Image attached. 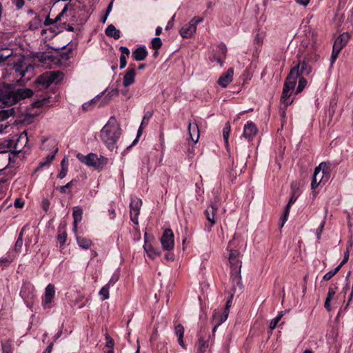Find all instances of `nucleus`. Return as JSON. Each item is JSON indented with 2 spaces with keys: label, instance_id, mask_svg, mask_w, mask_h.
I'll return each instance as SVG.
<instances>
[{
  "label": "nucleus",
  "instance_id": "obj_1",
  "mask_svg": "<svg viewBox=\"0 0 353 353\" xmlns=\"http://www.w3.org/2000/svg\"><path fill=\"white\" fill-rule=\"evenodd\" d=\"M33 94L28 88L15 89L12 85L0 84V108L6 105H12L19 101L30 97Z\"/></svg>",
  "mask_w": 353,
  "mask_h": 353
},
{
  "label": "nucleus",
  "instance_id": "obj_2",
  "mask_svg": "<svg viewBox=\"0 0 353 353\" xmlns=\"http://www.w3.org/2000/svg\"><path fill=\"white\" fill-rule=\"evenodd\" d=\"M12 52L10 49L0 50V63L7 59H12L14 62L13 71L17 76L26 78L28 80L32 74L34 68L27 62V59L21 57H12Z\"/></svg>",
  "mask_w": 353,
  "mask_h": 353
},
{
  "label": "nucleus",
  "instance_id": "obj_3",
  "mask_svg": "<svg viewBox=\"0 0 353 353\" xmlns=\"http://www.w3.org/2000/svg\"><path fill=\"white\" fill-rule=\"evenodd\" d=\"M121 134L119 125L116 119L110 117L101 130L100 137L110 150L116 148L115 144Z\"/></svg>",
  "mask_w": 353,
  "mask_h": 353
},
{
  "label": "nucleus",
  "instance_id": "obj_4",
  "mask_svg": "<svg viewBox=\"0 0 353 353\" xmlns=\"http://www.w3.org/2000/svg\"><path fill=\"white\" fill-rule=\"evenodd\" d=\"M299 77V65L294 66L288 75L284 85L282 95L281 97V101L285 105L286 108L289 105L292 103V100L290 99L293 91L294 90L296 79Z\"/></svg>",
  "mask_w": 353,
  "mask_h": 353
},
{
  "label": "nucleus",
  "instance_id": "obj_5",
  "mask_svg": "<svg viewBox=\"0 0 353 353\" xmlns=\"http://www.w3.org/2000/svg\"><path fill=\"white\" fill-rule=\"evenodd\" d=\"M77 158L83 163L88 166H91L97 170H101L108 163V159L101 156L98 157L96 154L90 153L88 155H83L78 153Z\"/></svg>",
  "mask_w": 353,
  "mask_h": 353
},
{
  "label": "nucleus",
  "instance_id": "obj_6",
  "mask_svg": "<svg viewBox=\"0 0 353 353\" xmlns=\"http://www.w3.org/2000/svg\"><path fill=\"white\" fill-rule=\"evenodd\" d=\"M63 77V72L60 71L46 72L37 79V83L44 88H48L52 83H59Z\"/></svg>",
  "mask_w": 353,
  "mask_h": 353
},
{
  "label": "nucleus",
  "instance_id": "obj_7",
  "mask_svg": "<svg viewBox=\"0 0 353 353\" xmlns=\"http://www.w3.org/2000/svg\"><path fill=\"white\" fill-rule=\"evenodd\" d=\"M28 134L26 131H23L19 137L15 139H7L0 143V153L6 152L8 150L14 148L17 149L18 146L26 145L28 143Z\"/></svg>",
  "mask_w": 353,
  "mask_h": 353
},
{
  "label": "nucleus",
  "instance_id": "obj_8",
  "mask_svg": "<svg viewBox=\"0 0 353 353\" xmlns=\"http://www.w3.org/2000/svg\"><path fill=\"white\" fill-rule=\"evenodd\" d=\"M329 174L330 167L325 162L321 163L314 170L311 183L312 189H315L322 182L324 177L327 180Z\"/></svg>",
  "mask_w": 353,
  "mask_h": 353
},
{
  "label": "nucleus",
  "instance_id": "obj_9",
  "mask_svg": "<svg viewBox=\"0 0 353 353\" xmlns=\"http://www.w3.org/2000/svg\"><path fill=\"white\" fill-rule=\"evenodd\" d=\"M202 17H195L188 24L185 25L181 30L180 34L183 38H190L196 30L198 23L202 22Z\"/></svg>",
  "mask_w": 353,
  "mask_h": 353
},
{
  "label": "nucleus",
  "instance_id": "obj_10",
  "mask_svg": "<svg viewBox=\"0 0 353 353\" xmlns=\"http://www.w3.org/2000/svg\"><path fill=\"white\" fill-rule=\"evenodd\" d=\"M55 296V288L52 284H48L46 289L45 293L42 298V305L45 309L51 308L52 307V302Z\"/></svg>",
  "mask_w": 353,
  "mask_h": 353
},
{
  "label": "nucleus",
  "instance_id": "obj_11",
  "mask_svg": "<svg viewBox=\"0 0 353 353\" xmlns=\"http://www.w3.org/2000/svg\"><path fill=\"white\" fill-rule=\"evenodd\" d=\"M162 247L165 250H171L174 248V234L171 229H166L161 238Z\"/></svg>",
  "mask_w": 353,
  "mask_h": 353
},
{
  "label": "nucleus",
  "instance_id": "obj_12",
  "mask_svg": "<svg viewBox=\"0 0 353 353\" xmlns=\"http://www.w3.org/2000/svg\"><path fill=\"white\" fill-rule=\"evenodd\" d=\"M142 204L141 199L138 198H132L130 202V219L132 221L138 224V216L140 212V208Z\"/></svg>",
  "mask_w": 353,
  "mask_h": 353
},
{
  "label": "nucleus",
  "instance_id": "obj_13",
  "mask_svg": "<svg viewBox=\"0 0 353 353\" xmlns=\"http://www.w3.org/2000/svg\"><path fill=\"white\" fill-rule=\"evenodd\" d=\"M234 69L230 68L225 72L223 73L217 81V83L222 88H226L233 80Z\"/></svg>",
  "mask_w": 353,
  "mask_h": 353
},
{
  "label": "nucleus",
  "instance_id": "obj_14",
  "mask_svg": "<svg viewBox=\"0 0 353 353\" xmlns=\"http://www.w3.org/2000/svg\"><path fill=\"white\" fill-rule=\"evenodd\" d=\"M73 16L72 6L67 3L61 12L55 17V21H63L65 24L68 21V18Z\"/></svg>",
  "mask_w": 353,
  "mask_h": 353
},
{
  "label": "nucleus",
  "instance_id": "obj_15",
  "mask_svg": "<svg viewBox=\"0 0 353 353\" xmlns=\"http://www.w3.org/2000/svg\"><path fill=\"white\" fill-rule=\"evenodd\" d=\"M217 210H218L217 204L212 203V205H209L205 210V215L206 219L210 223V226L208 230V231H210L211 228L216 223L215 214L216 213Z\"/></svg>",
  "mask_w": 353,
  "mask_h": 353
},
{
  "label": "nucleus",
  "instance_id": "obj_16",
  "mask_svg": "<svg viewBox=\"0 0 353 353\" xmlns=\"http://www.w3.org/2000/svg\"><path fill=\"white\" fill-rule=\"evenodd\" d=\"M257 132L258 129L256 125L252 121H248L244 126L243 137L248 141H252Z\"/></svg>",
  "mask_w": 353,
  "mask_h": 353
},
{
  "label": "nucleus",
  "instance_id": "obj_17",
  "mask_svg": "<svg viewBox=\"0 0 353 353\" xmlns=\"http://www.w3.org/2000/svg\"><path fill=\"white\" fill-rule=\"evenodd\" d=\"M231 268V274L233 279L239 280L241 279V262L239 259H230L229 260Z\"/></svg>",
  "mask_w": 353,
  "mask_h": 353
},
{
  "label": "nucleus",
  "instance_id": "obj_18",
  "mask_svg": "<svg viewBox=\"0 0 353 353\" xmlns=\"http://www.w3.org/2000/svg\"><path fill=\"white\" fill-rule=\"evenodd\" d=\"M34 288L33 285L28 284L24 285L21 290L20 294L21 297L25 299H32L34 296Z\"/></svg>",
  "mask_w": 353,
  "mask_h": 353
},
{
  "label": "nucleus",
  "instance_id": "obj_19",
  "mask_svg": "<svg viewBox=\"0 0 353 353\" xmlns=\"http://www.w3.org/2000/svg\"><path fill=\"white\" fill-rule=\"evenodd\" d=\"M188 132L190 138L194 143H196L199 139V130L196 123L190 122L188 124Z\"/></svg>",
  "mask_w": 353,
  "mask_h": 353
},
{
  "label": "nucleus",
  "instance_id": "obj_20",
  "mask_svg": "<svg viewBox=\"0 0 353 353\" xmlns=\"http://www.w3.org/2000/svg\"><path fill=\"white\" fill-rule=\"evenodd\" d=\"M82 214H83V210L80 207L77 206V207L74 208L73 212H72V216H73V219H74L73 230L75 233H77V224L79 221H81V220L82 219Z\"/></svg>",
  "mask_w": 353,
  "mask_h": 353
},
{
  "label": "nucleus",
  "instance_id": "obj_21",
  "mask_svg": "<svg viewBox=\"0 0 353 353\" xmlns=\"http://www.w3.org/2000/svg\"><path fill=\"white\" fill-rule=\"evenodd\" d=\"M117 279H114L113 277L109 281L108 283L104 285L99 292V296H101V299L102 301L106 300L109 299V289L110 285H113Z\"/></svg>",
  "mask_w": 353,
  "mask_h": 353
},
{
  "label": "nucleus",
  "instance_id": "obj_22",
  "mask_svg": "<svg viewBox=\"0 0 353 353\" xmlns=\"http://www.w3.org/2000/svg\"><path fill=\"white\" fill-rule=\"evenodd\" d=\"M136 76V72L134 69H129L123 77V84L125 87H128L130 85L133 84L134 82V79Z\"/></svg>",
  "mask_w": 353,
  "mask_h": 353
},
{
  "label": "nucleus",
  "instance_id": "obj_23",
  "mask_svg": "<svg viewBox=\"0 0 353 353\" xmlns=\"http://www.w3.org/2000/svg\"><path fill=\"white\" fill-rule=\"evenodd\" d=\"M229 311H230V309L227 310V308L225 307V310L221 314H220V313L219 312H214V313L213 314L214 319V320H216V319H219L217 320V324L214 327V331L216 330V328L218 326H219L221 323H223L224 321H226V319H228V314H229Z\"/></svg>",
  "mask_w": 353,
  "mask_h": 353
},
{
  "label": "nucleus",
  "instance_id": "obj_24",
  "mask_svg": "<svg viewBox=\"0 0 353 353\" xmlns=\"http://www.w3.org/2000/svg\"><path fill=\"white\" fill-rule=\"evenodd\" d=\"M148 55V51L145 47H139L132 52V56L136 61H143Z\"/></svg>",
  "mask_w": 353,
  "mask_h": 353
},
{
  "label": "nucleus",
  "instance_id": "obj_25",
  "mask_svg": "<svg viewBox=\"0 0 353 353\" xmlns=\"http://www.w3.org/2000/svg\"><path fill=\"white\" fill-rule=\"evenodd\" d=\"M174 332L178 337L179 344L183 348L186 349V345L183 342V338L184 334V327L181 324H177L174 327Z\"/></svg>",
  "mask_w": 353,
  "mask_h": 353
},
{
  "label": "nucleus",
  "instance_id": "obj_26",
  "mask_svg": "<svg viewBox=\"0 0 353 353\" xmlns=\"http://www.w3.org/2000/svg\"><path fill=\"white\" fill-rule=\"evenodd\" d=\"M349 39V34L344 32L336 39L334 43V46L336 47H339V48L342 50L343 48L347 44Z\"/></svg>",
  "mask_w": 353,
  "mask_h": 353
},
{
  "label": "nucleus",
  "instance_id": "obj_27",
  "mask_svg": "<svg viewBox=\"0 0 353 353\" xmlns=\"http://www.w3.org/2000/svg\"><path fill=\"white\" fill-rule=\"evenodd\" d=\"M297 197H298V195L296 194V192H292L290 199L288 203L287 204L285 209L283 220L281 226H283L284 225L285 222L287 221L291 205L296 201V200L297 199Z\"/></svg>",
  "mask_w": 353,
  "mask_h": 353
},
{
  "label": "nucleus",
  "instance_id": "obj_28",
  "mask_svg": "<svg viewBox=\"0 0 353 353\" xmlns=\"http://www.w3.org/2000/svg\"><path fill=\"white\" fill-rule=\"evenodd\" d=\"M299 65V76L300 74L308 75L312 72V67L305 61L299 62L295 66Z\"/></svg>",
  "mask_w": 353,
  "mask_h": 353
},
{
  "label": "nucleus",
  "instance_id": "obj_29",
  "mask_svg": "<svg viewBox=\"0 0 353 353\" xmlns=\"http://www.w3.org/2000/svg\"><path fill=\"white\" fill-rule=\"evenodd\" d=\"M105 33L107 36L113 37L117 39L120 37V31L117 29L112 24L109 25L105 30Z\"/></svg>",
  "mask_w": 353,
  "mask_h": 353
},
{
  "label": "nucleus",
  "instance_id": "obj_30",
  "mask_svg": "<svg viewBox=\"0 0 353 353\" xmlns=\"http://www.w3.org/2000/svg\"><path fill=\"white\" fill-rule=\"evenodd\" d=\"M61 171L58 174L57 177L61 179H62L67 174L68 168V158L65 157V158H63L62 159V161L61 162Z\"/></svg>",
  "mask_w": 353,
  "mask_h": 353
},
{
  "label": "nucleus",
  "instance_id": "obj_31",
  "mask_svg": "<svg viewBox=\"0 0 353 353\" xmlns=\"http://www.w3.org/2000/svg\"><path fill=\"white\" fill-rule=\"evenodd\" d=\"M119 94L118 89H112L110 91L108 92V94L105 96L103 101L99 104L100 106H103L110 101L112 97H116Z\"/></svg>",
  "mask_w": 353,
  "mask_h": 353
},
{
  "label": "nucleus",
  "instance_id": "obj_32",
  "mask_svg": "<svg viewBox=\"0 0 353 353\" xmlns=\"http://www.w3.org/2000/svg\"><path fill=\"white\" fill-rule=\"evenodd\" d=\"M77 242L79 246L83 249H88L92 245V242L90 239L81 236H77Z\"/></svg>",
  "mask_w": 353,
  "mask_h": 353
},
{
  "label": "nucleus",
  "instance_id": "obj_33",
  "mask_svg": "<svg viewBox=\"0 0 353 353\" xmlns=\"http://www.w3.org/2000/svg\"><path fill=\"white\" fill-rule=\"evenodd\" d=\"M58 151V148H57L55 150H54V152L52 153V154H48L44 161H41L39 163V167L37 168V170L43 168L44 166H46V165H49L52 161L54 160V157H55V154Z\"/></svg>",
  "mask_w": 353,
  "mask_h": 353
},
{
  "label": "nucleus",
  "instance_id": "obj_34",
  "mask_svg": "<svg viewBox=\"0 0 353 353\" xmlns=\"http://www.w3.org/2000/svg\"><path fill=\"white\" fill-rule=\"evenodd\" d=\"M14 114V108H9L6 110H0V122L8 119L9 117L13 116Z\"/></svg>",
  "mask_w": 353,
  "mask_h": 353
},
{
  "label": "nucleus",
  "instance_id": "obj_35",
  "mask_svg": "<svg viewBox=\"0 0 353 353\" xmlns=\"http://www.w3.org/2000/svg\"><path fill=\"white\" fill-rule=\"evenodd\" d=\"M100 98H101V96L100 95H97L96 97H94V99H92L90 101L83 103V105H82V108L84 110H85V111L90 110L92 108V106L94 104L97 103V102L99 101Z\"/></svg>",
  "mask_w": 353,
  "mask_h": 353
},
{
  "label": "nucleus",
  "instance_id": "obj_36",
  "mask_svg": "<svg viewBox=\"0 0 353 353\" xmlns=\"http://www.w3.org/2000/svg\"><path fill=\"white\" fill-rule=\"evenodd\" d=\"M197 346L199 353H204L208 347L207 341L204 339L200 338L198 341Z\"/></svg>",
  "mask_w": 353,
  "mask_h": 353
},
{
  "label": "nucleus",
  "instance_id": "obj_37",
  "mask_svg": "<svg viewBox=\"0 0 353 353\" xmlns=\"http://www.w3.org/2000/svg\"><path fill=\"white\" fill-rule=\"evenodd\" d=\"M283 312H280L278 315L274 318L273 319L270 323V329L271 330H273L274 329L276 328L278 323L279 322V321L281 319V318L283 317Z\"/></svg>",
  "mask_w": 353,
  "mask_h": 353
},
{
  "label": "nucleus",
  "instance_id": "obj_38",
  "mask_svg": "<svg viewBox=\"0 0 353 353\" xmlns=\"http://www.w3.org/2000/svg\"><path fill=\"white\" fill-rule=\"evenodd\" d=\"M341 49L339 48V47H336L333 45V49H332V55H331V58H330V64H331V66H332V65L334 64V63L335 62V61L336 60L338 56H339V54L340 53Z\"/></svg>",
  "mask_w": 353,
  "mask_h": 353
},
{
  "label": "nucleus",
  "instance_id": "obj_39",
  "mask_svg": "<svg viewBox=\"0 0 353 353\" xmlns=\"http://www.w3.org/2000/svg\"><path fill=\"white\" fill-rule=\"evenodd\" d=\"M265 37V32L258 31V32L256 34L254 39V43H256L258 46H261L263 42Z\"/></svg>",
  "mask_w": 353,
  "mask_h": 353
},
{
  "label": "nucleus",
  "instance_id": "obj_40",
  "mask_svg": "<svg viewBox=\"0 0 353 353\" xmlns=\"http://www.w3.org/2000/svg\"><path fill=\"white\" fill-rule=\"evenodd\" d=\"M341 269V265H337L334 270H330V272H327L323 276V279L325 281L330 280Z\"/></svg>",
  "mask_w": 353,
  "mask_h": 353
},
{
  "label": "nucleus",
  "instance_id": "obj_41",
  "mask_svg": "<svg viewBox=\"0 0 353 353\" xmlns=\"http://www.w3.org/2000/svg\"><path fill=\"white\" fill-rule=\"evenodd\" d=\"M307 85V81L303 77H300L299 80V84L296 90V93L299 94L301 92Z\"/></svg>",
  "mask_w": 353,
  "mask_h": 353
},
{
  "label": "nucleus",
  "instance_id": "obj_42",
  "mask_svg": "<svg viewBox=\"0 0 353 353\" xmlns=\"http://www.w3.org/2000/svg\"><path fill=\"white\" fill-rule=\"evenodd\" d=\"M3 353H12V347L11 343L7 341L1 344Z\"/></svg>",
  "mask_w": 353,
  "mask_h": 353
},
{
  "label": "nucleus",
  "instance_id": "obj_43",
  "mask_svg": "<svg viewBox=\"0 0 353 353\" xmlns=\"http://www.w3.org/2000/svg\"><path fill=\"white\" fill-rule=\"evenodd\" d=\"M230 132V126L229 123H226L225 126L223 129V136L225 143H228L229 135Z\"/></svg>",
  "mask_w": 353,
  "mask_h": 353
},
{
  "label": "nucleus",
  "instance_id": "obj_44",
  "mask_svg": "<svg viewBox=\"0 0 353 353\" xmlns=\"http://www.w3.org/2000/svg\"><path fill=\"white\" fill-rule=\"evenodd\" d=\"M161 46H162V42L159 37H154L152 40V48L154 49L155 50H158L159 49H160Z\"/></svg>",
  "mask_w": 353,
  "mask_h": 353
},
{
  "label": "nucleus",
  "instance_id": "obj_45",
  "mask_svg": "<svg viewBox=\"0 0 353 353\" xmlns=\"http://www.w3.org/2000/svg\"><path fill=\"white\" fill-rule=\"evenodd\" d=\"M151 116H152V114L150 112H147L144 115V117H143V118L142 119L141 125H140V128H145V126L148 125L149 120L151 118Z\"/></svg>",
  "mask_w": 353,
  "mask_h": 353
},
{
  "label": "nucleus",
  "instance_id": "obj_46",
  "mask_svg": "<svg viewBox=\"0 0 353 353\" xmlns=\"http://www.w3.org/2000/svg\"><path fill=\"white\" fill-rule=\"evenodd\" d=\"M145 252L148 253V256L150 258L154 259L155 256L159 255V253L157 252L152 247H145L144 248Z\"/></svg>",
  "mask_w": 353,
  "mask_h": 353
},
{
  "label": "nucleus",
  "instance_id": "obj_47",
  "mask_svg": "<svg viewBox=\"0 0 353 353\" xmlns=\"http://www.w3.org/2000/svg\"><path fill=\"white\" fill-rule=\"evenodd\" d=\"M48 101V100L47 99H43L41 100H38L32 103V106L34 108H41L45 105H46Z\"/></svg>",
  "mask_w": 353,
  "mask_h": 353
},
{
  "label": "nucleus",
  "instance_id": "obj_48",
  "mask_svg": "<svg viewBox=\"0 0 353 353\" xmlns=\"http://www.w3.org/2000/svg\"><path fill=\"white\" fill-rule=\"evenodd\" d=\"M223 58L224 57H216L215 54H214L210 57V60L212 62L216 61L220 64L221 66H222L223 64Z\"/></svg>",
  "mask_w": 353,
  "mask_h": 353
},
{
  "label": "nucleus",
  "instance_id": "obj_49",
  "mask_svg": "<svg viewBox=\"0 0 353 353\" xmlns=\"http://www.w3.org/2000/svg\"><path fill=\"white\" fill-rule=\"evenodd\" d=\"M325 219H324L322 222L321 223L319 227L317 229V231H316V236H317V239H321V233L323 230V228H324V226H325Z\"/></svg>",
  "mask_w": 353,
  "mask_h": 353
},
{
  "label": "nucleus",
  "instance_id": "obj_50",
  "mask_svg": "<svg viewBox=\"0 0 353 353\" xmlns=\"http://www.w3.org/2000/svg\"><path fill=\"white\" fill-rule=\"evenodd\" d=\"M106 340V346L110 348V350H113V347L114 345V341L107 334L105 335Z\"/></svg>",
  "mask_w": 353,
  "mask_h": 353
},
{
  "label": "nucleus",
  "instance_id": "obj_51",
  "mask_svg": "<svg viewBox=\"0 0 353 353\" xmlns=\"http://www.w3.org/2000/svg\"><path fill=\"white\" fill-rule=\"evenodd\" d=\"M336 287H335V288H332V287L329 288L326 299H329L330 300H332L334 299V296L335 294H336Z\"/></svg>",
  "mask_w": 353,
  "mask_h": 353
},
{
  "label": "nucleus",
  "instance_id": "obj_52",
  "mask_svg": "<svg viewBox=\"0 0 353 353\" xmlns=\"http://www.w3.org/2000/svg\"><path fill=\"white\" fill-rule=\"evenodd\" d=\"M73 181H70L68 183L65 185L60 186L57 188V189L61 192V193H66V191L68 188H70L72 185Z\"/></svg>",
  "mask_w": 353,
  "mask_h": 353
},
{
  "label": "nucleus",
  "instance_id": "obj_53",
  "mask_svg": "<svg viewBox=\"0 0 353 353\" xmlns=\"http://www.w3.org/2000/svg\"><path fill=\"white\" fill-rule=\"evenodd\" d=\"M350 251L349 249L347 248L346 251L344 252V257L342 261L340 263L339 265H341V268L348 261L349 259Z\"/></svg>",
  "mask_w": 353,
  "mask_h": 353
},
{
  "label": "nucleus",
  "instance_id": "obj_54",
  "mask_svg": "<svg viewBox=\"0 0 353 353\" xmlns=\"http://www.w3.org/2000/svg\"><path fill=\"white\" fill-rule=\"evenodd\" d=\"M217 50L219 52L223 55V57H225V54L227 52L226 46L223 44L219 45L217 48Z\"/></svg>",
  "mask_w": 353,
  "mask_h": 353
},
{
  "label": "nucleus",
  "instance_id": "obj_55",
  "mask_svg": "<svg viewBox=\"0 0 353 353\" xmlns=\"http://www.w3.org/2000/svg\"><path fill=\"white\" fill-rule=\"evenodd\" d=\"M119 50L121 52V56L128 57L130 55V50L127 47L121 46Z\"/></svg>",
  "mask_w": 353,
  "mask_h": 353
},
{
  "label": "nucleus",
  "instance_id": "obj_56",
  "mask_svg": "<svg viewBox=\"0 0 353 353\" xmlns=\"http://www.w3.org/2000/svg\"><path fill=\"white\" fill-rule=\"evenodd\" d=\"M11 262V260L8 258L0 259V267L8 266Z\"/></svg>",
  "mask_w": 353,
  "mask_h": 353
},
{
  "label": "nucleus",
  "instance_id": "obj_57",
  "mask_svg": "<svg viewBox=\"0 0 353 353\" xmlns=\"http://www.w3.org/2000/svg\"><path fill=\"white\" fill-rule=\"evenodd\" d=\"M239 252L237 250H231L230 255H229V260L230 259H239Z\"/></svg>",
  "mask_w": 353,
  "mask_h": 353
},
{
  "label": "nucleus",
  "instance_id": "obj_58",
  "mask_svg": "<svg viewBox=\"0 0 353 353\" xmlns=\"http://www.w3.org/2000/svg\"><path fill=\"white\" fill-rule=\"evenodd\" d=\"M127 61H126V57L124 56H120V68L123 69L126 66Z\"/></svg>",
  "mask_w": 353,
  "mask_h": 353
},
{
  "label": "nucleus",
  "instance_id": "obj_59",
  "mask_svg": "<svg viewBox=\"0 0 353 353\" xmlns=\"http://www.w3.org/2000/svg\"><path fill=\"white\" fill-rule=\"evenodd\" d=\"M24 205V202L20 199H16L14 201V206L16 208H20Z\"/></svg>",
  "mask_w": 353,
  "mask_h": 353
},
{
  "label": "nucleus",
  "instance_id": "obj_60",
  "mask_svg": "<svg viewBox=\"0 0 353 353\" xmlns=\"http://www.w3.org/2000/svg\"><path fill=\"white\" fill-rule=\"evenodd\" d=\"M58 241L61 245L63 244L66 241V234H59L58 236Z\"/></svg>",
  "mask_w": 353,
  "mask_h": 353
},
{
  "label": "nucleus",
  "instance_id": "obj_61",
  "mask_svg": "<svg viewBox=\"0 0 353 353\" xmlns=\"http://www.w3.org/2000/svg\"><path fill=\"white\" fill-rule=\"evenodd\" d=\"M50 207V202L47 199H43L42 201V208L45 211H48Z\"/></svg>",
  "mask_w": 353,
  "mask_h": 353
},
{
  "label": "nucleus",
  "instance_id": "obj_62",
  "mask_svg": "<svg viewBox=\"0 0 353 353\" xmlns=\"http://www.w3.org/2000/svg\"><path fill=\"white\" fill-rule=\"evenodd\" d=\"M14 3L19 9L24 6V0H14Z\"/></svg>",
  "mask_w": 353,
  "mask_h": 353
},
{
  "label": "nucleus",
  "instance_id": "obj_63",
  "mask_svg": "<svg viewBox=\"0 0 353 353\" xmlns=\"http://www.w3.org/2000/svg\"><path fill=\"white\" fill-rule=\"evenodd\" d=\"M21 236H22V234L21 233L17 242H16V244H15L16 248H17V247L21 248L22 246L23 240H22Z\"/></svg>",
  "mask_w": 353,
  "mask_h": 353
},
{
  "label": "nucleus",
  "instance_id": "obj_64",
  "mask_svg": "<svg viewBox=\"0 0 353 353\" xmlns=\"http://www.w3.org/2000/svg\"><path fill=\"white\" fill-rule=\"evenodd\" d=\"M298 184L296 182H292V184H291V190H292V192H296V190H298Z\"/></svg>",
  "mask_w": 353,
  "mask_h": 353
}]
</instances>
